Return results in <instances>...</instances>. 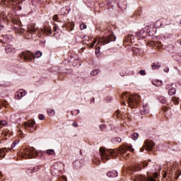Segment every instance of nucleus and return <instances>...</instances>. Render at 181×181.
Segmentation results:
<instances>
[{"mask_svg": "<svg viewBox=\"0 0 181 181\" xmlns=\"http://www.w3.org/2000/svg\"><path fill=\"white\" fill-rule=\"evenodd\" d=\"M95 53H96V54H98V53H100V47H98V48H96V49H95Z\"/></svg>", "mask_w": 181, "mask_h": 181, "instance_id": "nucleus-36", "label": "nucleus"}, {"mask_svg": "<svg viewBox=\"0 0 181 181\" xmlns=\"http://www.w3.org/2000/svg\"><path fill=\"white\" fill-rule=\"evenodd\" d=\"M38 119H40V120L45 119V115H39Z\"/></svg>", "mask_w": 181, "mask_h": 181, "instance_id": "nucleus-33", "label": "nucleus"}, {"mask_svg": "<svg viewBox=\"0 0 181 181\" xmlns=\"http://www.w3.org/2000/svg\"><path fill=\"white\" fill-rule=\"evenodd\" d=\"M99 73L98 69H94L90 72L91 76H97V74Z\"/></svg>", "mask_w": 181, "mask_h": 181, "instance_id": "nucleus-27", "label": "nucleus"}, {"mask_svg": "<svg viewBox=\"0 0 181 181\" xmlns=\"http://www.w3.org/2000/svg\"><path fill=\"white\" fill-rule=\"evenodd\" d=\"M55 113L56 112L54 111V110L53 109L48 110V115H49V117H53V115H54Z\"/></svg>", "mask_w": 181, "mask_h": 181, "instance_id": "nucleus-23", "label": "nucleus"}, {"mask_svg": "<svg viewBox=\"0 0 181 181\" xmlns=\"http://www.w3.org/2000/svg\"><path fill=\"white\" fill-rule=\"evenodd\" d=\"M28 33H32V35H36L37 32V28L35 25H32L30 27L28 28Z\"/></svg>", "mask_w": 181, "mask_h": 181, "instance_id": "nucleus-14", "label": "nucleus"}, {"mask_svg": "<svg viewBox=\"0 0 181 181\" xmlns=\"http://www.w3.org/2000/svg\"><path fill=\"white\" fill-rule=\"evenodd\" d=\"M165 88H169V85H167V86H165Z\"/></svg>", "mask_w": 181, "mask_h": 181, "instance_id": "nucleus-50", "label": "nucleus"}, {"mask_svg": "<svg viewBox=\"0 0 181 181\" xmlns=\"http://www.w3.org/2000/svg\"><path fill=\"white\" fill-rule=\"evenodd\" d=\"M10 119L11 122H13V124H16V122H21V120L22 119L21 118V115H19V113H16L11 116Z\"/></svg>", "mask_w": 181, "mask_h": 181, "instance_id": "nucleus-9", "label": "nucleus"}, {"mask_svg": "<svg viewBox=\"0 0 181 181\" xmlns=\"http://www.w3.org/2000/svg\"><path fill=\"white\" fill-rule=\"evenodd\" d=\"M6 53H15L16 51L15 50V48L12 47L11 45H6Z\"/></svg>", "mask_w": 181, "mask_h": 181, "instance_id": "nucleus-16", "label": "nucleus"}, {"mask_svg": "<svg viewBox=\"0 0 181 181\" xmlns=\"http://www.w3.org/2000/svg\"><path fill=\"white\" fill-rule=\"evenodd\" d=\"M160 103L163 104L165 103V100H161Z\"/></svg>", "mask_w": 181, "mask_h": 181, "instance_id": "nucleus-52", "label": "nucleus"}, {"mask_svg": "<svg viewBox=\"0 0 181 181\" xmlns=\"http://www.w3.org/2000/svg\"><path fill=\"white\" fill-rule=\"evenodd\" d=\"M6 124H8V123L5 120L0 121V128H2V127H5V125H6Z\"/></svg>", "mask_w": 181, "mask_h": 181, "instance_id": "nucleus-25", "label": "nucleus"}, {"mask_svg": "<svg viewBox=\"0 0 181 181\" xmlns=\"http://www.w3.org/2000/svg\"><path fill=\"white\" fill-rule=\"evenodd\" d=\"M139 74L141 76H145L146 74V72L145 71V70H141L139 71Z\"/></svg>", "mask_w": 181, "mask_h": 181, "instance_id": "nucleus-31", "label": "nucleus"}, {"mask_svg": "<svg viewBox=\"0 0 181 181\" xmlns=\"http://www.w3.org/2000/svg\"><path fill=\"white\" fill-rule=\"evenodd\" d=\"M173 103H175V104H179V98H176V97H174L172 98Z\"/></svg>", "mask_w": 181, "mask_h": 181, "instance_id": "nucleus-28", "label": "nucleus"}, {"mask_svg": "<svg viewBox=\"0 0 181 181\" xmlns=\"http://www.w3.org/2000/svg\"><path fill=\"white\" fill-rule=\"evenodd\" d=\"M128 38H129V40H132V39H134V36L133 35H129Z\"/></svg>", "mask_w": 181, "mask_h": 181, "instance_id": "nucleus-40", "label": "nucleus"}, {"mask_svg": "<svg viewBox=\"0 0 181 181\" xmlns=\"http://www.w3.org/2000/svg\"><path fill=\"white\" fill-rule=\"evenodd\" d=\"M168 94H169V95H175V94H176V88H171L168 90Z\"/></svg>", "mask_w": 181, "mask_h": 181, "instance_id": "nucleus-19", "label": "nucleus"}, {"mask_svg": "<svg viewBox=\"0 0 181 181\" xmlns=\"http://www.w3.org/2000/svg\"><path fill=\"white\" fill-rule=\"evenodd\" d=\"M69 9L66 8H62L61 9V14L62 15H67L69 13Z\"/></svg>", "mask_w": 181, "mask_h": 181, "instance_id": "nucleus-22", "label": "nucleus"}, {"mask_svg": "<svg viewBox=\"0 0 181 181\" xmlns=\"http://www.w3.org/2000/svg\"><path fill=\"white\" fill-rule=\"evenodd\" d=\"M100 129H104V128H105V124H101L100 126Z\"/></svg>", "mask_w": 181, "mask_h": 181, "instance_id": "nucleus-38", "label": "nucleus"}, {"mask_svg": "<svg viewBox=\"0 0 181 181\" xmlns=\"http://www.w3.org/2000/svg\"><path fill=\"white\" fill-rule=\"evenodd\" d=\"M35 153H36V152L33 148H27L24 151L23 157L26 159H32V158H35Z\"/></svg>", "mask_w": 181, "mask_h": 181, "instance_id": "nucleus-6", "label": "nucleus"}, {"mask_svg": "<svg viewBox=\"0 0 181 181\" xmlns=\"http://www.w3.org/2000/svg\"><path fill=\"white\" fill-rule=\"evenodd\" d=\"M18 144V141H14L13 143L11 144V148H0V158L1 156L5 157V152H9V151H11L12 148H15L16 145Z\"/></svg>", "mask_w": 181, "mask_h": 181, "instance_id": "nucleus-7", "label": "nucleus"}, {"mask_svg": "<svg viewBox=\"0 0 181 181\" xmlns=\"http://www.w3.org/2000/svg\"><path fill=\"white\" fill-rule=\"evenodd\" d=\"M145 33V31H139L136 33V36H141Z\"/></svg>", "mask_w": 181, "mask_h": 181, "instance_id": "nucleus-30", "label": "nucleus"}, {"mask_svg": "<svg viewBox=\"0 0 181 181\" xmlns=\"http://www.w3.org/2000/svg\"><path fill=\"white\" fill-rule=\"evenodd\" d=\"M120 76H123L124 75H123L122 74H120Z\"/></svg>", "mask_w": 181, "mask_h": 181, "instance_id": "nucleus-54", "label": "nucleus"}, {"mask_svg": "<svg viewBox=\"0 0 181 181\" xmlns=\"http://www.w3.org/2000/svg\"><path fill=\"white\" fill-rule=\"evenodd\" d=\"M62 180L64 181H67V177L65 176H62Z\"/></svg>", "mask_w": 181, "mask_h": 181, "instance_id": "nucleus-41", "label": "nucleus"}, {"mask_svg": "<svg viewBox=\"0 0 181 181\" xmlns=\"http://www.w3.org/2000/svg\"><path fill=\"white\" fill-rule=\"evenodd\" d=\"M142 166H143V168H146V166H149L150 168H153V166H155V165L154 164L151 165V164H149V163L144 161L142 163Z\"/></svg>", "mask_w": 181, "mask_h": 181, "instance_id": "nucleus-21", "label": "nucleus"}, {"mask_svg": "<svg viewBox=\"0 0 181 181\" xmlns=\"http://www.w3.org/2000/svg\"><path fill=\"white\" fill-rule=\"evenodd\" d=\"M53 21H57V19H59V17L57 15H54L52 18Z\"/></svg>", "mask_w": 181, "mask_h": 181, "instance_id": "nucleus-34", "label": "nucleus"}, {"mask_svg": "<svg viewBox=\"0 0 181 181\" xmlns=\"http://www.w3.org/2000/svg\"><path fill=\"white\" fill-rule=\"evenodd\" d=\"M47 155H54V150H53V149L47 150Z\"/></svg>", "mask_w": 181, "mask_h": 181, "instance_id": "nucleus-26", "label": "nucleus"}, {"mask_svg": "<svg viewBox=\"0 0 181 181\" xmlns=\"http://www.w3.org/2000/svg\"><path fill=\"white\" fill-rule=\"evenodd\" d=\"M140 112L141 115H146V114H148L149 112V106L148 104L146 105H143L142 109L140 110Z\"/></svg>", "mask_w": 181, "mask_h": 181, "instance_id": "nucleus-13", "label": "nucleus"}, {"mask_svg": "<svg viewBox=\"0 0 181 181\" xmlns=\"http://www.w3.org/2000/svg\"><path fill=\"white\" fill-rule=\"evenodd\" d=\"M21 134H22V131H20Z\"/></svg>", "mask_w": 181, "mask_h": 181, "instance_id": "nucleus-56", "label": "nucleus"}, {"mask_svg": "<svg viewBox=\"0 0 181 181\" xmlns=\"http://www.w3.org/2000/svg\"><path fill=\"white\" fill-rule=\"evenodd\" d=\"M127 150L129 151V152H134V148H132V146H127V147L122 148L120 150V152L123 154L125 155L127 153Z\"/></svg>", "mask_w": 181, "mask_h": 181, "instance_id": "nucleus-12", "label": "nucleus"}, {"mask_svg": "<svg viewBox=\"0 0 181 181\" xmlns=\"http://www.w3.org/2000/svg\"><path fill=\"white\" fill-rule=\"evenodd\" d=\"M25 94H26V93L25 92V90L20 89L16 93V99L21 100L22 98V97H23Z\"/></svg>", "mask_w": 181, "mask_h": 181, "instance_id": "nucleus-11", "label": "nucleus"}, {"mask_svg": "<svg viewBox=\"0 0 181 181\" xmlns=\"http://www.w3.org/2000/svg\"><path fill=\"white\" fill-rule=\"evenodd\" d=\"M90 47H94V44L92 43V44L90 45Z\"/></svg>", "mask_w": 181, "mask_h": 181, "instance_id": "nucleus-49", "label": "nucleus"}, {"mask_svg": "<svg viewBox=\"0 0 181 181\" xmlns=\"http://www.w3.org/2000/svg\"><path fill=\"white\" fill-rule=\"evenodd\" d=\"M122 100H123V104H127L133 108V107H136L138 104H139V101H141V96L139 95H131L127 92H124L122 95Z\"/></svg>", "mask_w": 181, "mask_h": 181, "instance_id": "nucleus-1", "label": "nucleus"}, {"mask_svg": "<svg viewBox=\"0 0 181 181\" xmlns=\"http://www.w3.org/2000/svg\"><path fill=\"white\" fill-rule=\"evenodd\" d=\"M62 28H66L68 30H70V32H73V30H74V23L73 21L69 22L65 25H63Z\"/></svg>", "mask_w": 181, "mask_h": 181, "instance_id": "nucleus-10", "label": "nucleus"}, {"mask_svg": "<svg viewBox=\"0 0 181 181\" xmlns=\"http://www.w3.org/2000/svg\"><path fill=\"white\" fill-rule=\"evenodd\" d=\"M80 29L81 30H84V29H87V25L84 23H82L80 25Z\"/></svg>", "mask_w": 181, "mask_h": 181, "instance_id": "nucleus-24", "label": "nucleus"}, {"mask_svg": "<svg viewBox=\"0 0 181 181\" xmlns=\"http://www.w3.org/2000/svg\"><path fill=\"white\" fill-rule=\"evenodd\" d=\"M95 43H96V42H95L93 41L92 44H93V45H95Z\"/></svg>", "mask_w": 181, "mask_h": 181, "instance_id": "nucleus-53", "label": "nucleus"}, {"mask_svg": "<svg viewBox=\"0 0 181 181\" xmlns=\"http://www.w3.org/2000/svg\"><path fill=\"white\" fill-rule=\"evenodd\" d=\"M156 87H159V86H162V81H159L158 83H153Z\"/></svg>", "mask_w": 181, "mask_h": 181, "instance_id": "nucleus-32", "label": "nucleus"}, {"mask_svg": "<svg viewBox=\"0 0 181 181\" xmlns=\"http://www.w3.org/2000/svg\"><path fill=\"white\" fill-rule=\"evenodd\" d=\"M144 148H145V147L143 146V148H141L140 149V152H144V151H145Z\"/></svg>", "mask_w": 181, "mask_h": 181, "instance_id": "nucleus-43", "label": "nucleus"}, {"mask_svg": "<svg viewBox=\"0 0 181 181\" xmlns=\"http://www.w3.org/2000/svg\"><path fill=\"white\" fill-rule=\"evenodd\" d=\"M2 29H4V25H0V32H1V30Z\"/></svg>", "mask_w": 181, "mask_h": 181, "instance_id": "nucleus-44", "label": "nucleus"}, {"mask_svg": "<svg viewBox=\"0 0 181 181\" xmlns=\"http://www.w3.org/2000/svg\"><path fill=\"white\" fill-rule=\"evenodd\" d=\"M164 71L165 73H169V68H165Z\"/></svg>", "mask_w": 181, "mask_h": 181, "instance_id": "nucleus-39", "label": "nucleus"}, {"mask_svg": "<svg viewBox=\"0 0 181 181\" xmlns=\"http://www.w3.org/2000/svg\"><path fill=\"white\" fill-rule=\"evenodd\" d=\"M117 37L114 35L112 32H110L109 35H103L102 37H100L98 40V45H107L110 42H115Z\"/></svg>", "mask_w": 181, "mask_h": 181, "instance_id": "nucleus-3", "label": "nucleus"}, {"mask_svg": "<svg viewBox=\"0 0 181 181\" xmlns=\"http://www.w3.org/2000/svg\"><path fill=\"white\" fill-rule=\"evenodd\" d=\"M76 111H77L78 114H80V110H77Z\"/></svg>", "mask_w": 181, "mask_h": 181, "instance_id": "nucleus-51", "label": "nucleus"}, {"mask_svg": "<svg viewBox=\"0 0 181 181\" xmlns=\"http://www.w3.org/2000/svg\"><path fill=\"white\" fill-rule=\"evenodd\" d=\"M107 176H108V177H117V176H118V172H117L115 170L109 171L107 173Z\"/></svg>", "mask_w": 181, "mask_h": 181, "instance_id": "nucleus-15", "label": "nucleus"}, {"mask_svg": "<svg viewBox=\"0 0 181 181\" xmlns=\"http://www.w3.org/2000/svg\"><path fill=\"white\" fill-rule=\"evenodd\" d=\"M100 153V157L102 160H110V156H114V151L105 149L103 147H100L99 149Z\"/></svg>", "mask_w": 181, "mask_h": 181, "instance_id": "nucleus-4", "label": "nucleus"}, {"mask_svg": "<svg viewBox=\"0 0 181 181\" xmlns=\"http://www.w3.org/2000/svg\"><path fill=\"white\" fill-rule=\"evenodd\" d=\"M72 127H74V128H77V127H78V124H77V122H74L72 124Z\"/></svg>", "mask_w": 181, "mask_h": 181, "instance_id": "nucleus-35", "label": "nucleus"}, {"mask_svg": "<svg viewBox=\"0 0 181 181\" xmlns=\"http://www.w3.org/2000/svg\"><path fill=\"white\" fill-rule=\"evenodd\" d=\"M35 120H29L28 122H24V128L28 131V132H33L35 131Z\"/></svg>", "mask_w": 181, "mask_h": 181, "instance_id": "nucleus-5", "label": "nucleus"}, {"mask_svg": "<svg viewBox=\"0 0 181 181\" xmlns=\"http://www.w3.org/2000/svg\"><path fill=\"white\" fill-rule=\"evenodd\" d=\"M136 170H142V167L141 166V164H137L136 165Z\"/></svg>", "mask_w": 181, "mask_h": 181, "instance_id": "nucleus-29", "label": "nucleus"}, {"mask_svg": "<svg viewBox=\"0 0 181 181\" xmlns=\"http://www.w3.org/2000/svg\"><path fill=\"white\" fill-rule=\"evenodd\" d=\"M160 67V64L159 62H154L151 64L152 70H156Z\"/></svg>", "mask_w": 181, "mask_h": 181, "instance_id": "nucleus-18", "label": "nucleus"}, {"mask_svg": "<svg viewBox=\"0 0 181 181\" xmlns=\"http://www.w3.org/2000/svg\"><path fill=\"white\" fill-rule=\"evenodd\" d=\"M148 162H151V160H148Z\"/></svg>", "mask_w": 181, "mask_h": 181, "instance_id": "nucleus-57", "label": "nucleus"}, {"mask_svg": "<svg viewBox=\"0 0 181 181\" xmlns=\"http://www.w3.org/2000/svg\"><path fill=\"white\" fill-rule=\"evenodd\" d=\"M156 144L152 140H146L144 142V148H146V151H152V149L154 148Z\"/></svg>", "mask_w": 181, "mask_h": 181, "instance_id": "nucleus-8", "label": "nucleus"}, {"mask_svg": "<svg viewBox=\"0 0 181 181\" xmlns=\"http://www.w3.org/2000/svg\"><path fill=\"white\" fill-rule=\"evenodd\" d=\"M93 42H94L95 43H96V42H97V39H96V38H95V39L93 40Z\"/></svg>", "mask_w": 181, "mask_h": 181, "instance_id": "nucleus-48", "label": "nucleus"}, {"mask_svg": "<svg viewBox=\"0 0 181 181\" xmlns=\"http://www.w3.org/2000/svg\"><path fill=\"white\" fill-rule=\"evenodd\" d=\"M4 175H2V173L0 172V177H2Z\"/></svg>", "mask_w": 181, "mask_h": 181, "instance_id": "nucleus-47", "label": "nucleus"}, {"mask_svg": "<svg viewBox=\"0 0 181 181\" xmlns=\"http://www.w3.org/2000/svg\"><path fill=\"white\" fill-rule=\"evenodd\" d=\"M131 138H132V139H133V141H136V139H138V138H139V134L138 133L135 132L131 135Z\"/></svg>", "mask_w": 181, "mask_h": 181, "instance_id": "nucleus-20", "label": "nucleus"}, {"mask_svg": "<svg viewBox=\"0 0 181 181\" xmlns=\"http://www.w3.org/2000/svg\"><path fill=\"white\" fill-rule=\"evenodd\" d=\"M42 32L45 35H48V36H51L52 35V28L50 27H47L44 30H42Z\"/></svg>", "mask_w": 181, "mask_h": 181, "instance_id": "nucleus-17", "label": "nucleus"}, {"mask_svg": "<svg viewBox=\"0 0 181 181\" xmlns=\"http://www.w3.org/2000/svg\"><path fill=\"white\" fill-rule=\"evenodd\" d=\"M116 113H117V115H118L119 114V110H117Z\"/></svg>", "mask_w": 181, "mask_h": 181, "instance_id": "nucleus-46", "label": "nucleus"}, {"mask_svg": "<svg viewBox=\"0 0 181 181\" xmlns=\"http://www.w3.org/2000/svg\"><path fill=\"white\" fill-rule=\"evenodd\" d=\"M20 56L21 59H25V62H32L35 57L37 59L42 57V52L37 51L34 54L30 51H25L22 52Z\"/></svg>", "mask_w": 181, "mask_h": 181, "instance_id": "nucleus-2", "label": "nucleus"}, {"mask_svg": "<svg viewBox=\"0 0 181 181\" xmlns=\"http://www.w3.org/2000/svg\"><path fill=\"white\" fill-rule=\"evenodd\" d=\"M54 32H57V25H54Z\"/></svg>", "mask_w": 181, "mask_h": 181, "instance_id": "nucleus-42", "label": "nucleus"}, {"mask_svg": "<svg viewBox=\"0 0 181 181\" xmlns=\"http://www.w3.org/2000/svg\"><path fill=\"white\" fill-rule=\"evenodd\" d=\"M116 141H117V142L119 143V142H122V139H121V138H119V137H117Z\"/></svg>", "mask_w": 181, "mask_h": 181, "instance_id": "nucleus-37", "label": "nucleus"}, {"mask_svg": "<svg viewBox=\"0 0 181 181\" xmlns=\"http://www.w3.org/2000/svg\"><path fill=\"white\" fill-rule=\"evenodd\" d=\"M154 177H158V173H154Z\"/></svg>", "mask_w": 181, "mask_h": 181, "instance_id": "nucleus-45", "label": "nucleus"}, {"mask_svg": "<svg viewBox=\"0 0 181 181\" xmlns=\"http://www.w3.org/2000/svg\"><path fill=\"white\" fill-rule=\"evenodd\" d=\"M131 74H132V75L134 74V72H132Z\"/></svg>", "mask_w": 181, "mask_h": 181, "instance_id": "nucleus-55", "label": "nucleus"}]
</instances>
